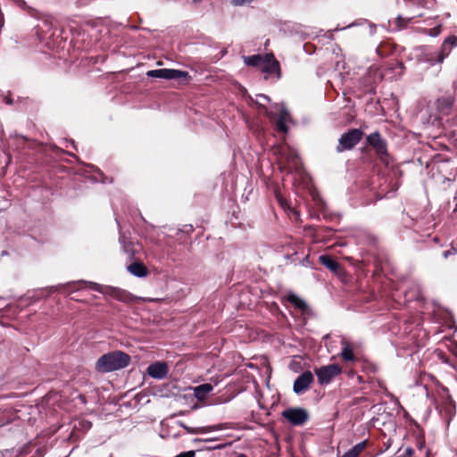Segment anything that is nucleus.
<instances>
[{"instance_id":"1","label":"nucleus","mask_w":457,"mask_h":457,"mask_svg":"<svg viewBox=\"0 0 457 457\" xmlns=\"http://www.w3.org/2000/svg\"><path fill=\"white\" fill-rule=\"evenodd\" d=\"M79 284H85L87 285L90 289L97 291L101 294L109 295L118 301L124 302V303H130L133 301L134 296L129 294V292L118 288L113 287L110 286H103L95 282H87V281H78V282H71L66 285L58 286V287H51V291L55 292L61 287H69L72 290H77L78 287H76Z\"/></svg>"},{"instance_id":"2","label":"nucleus","mask_w":457,"mask_h":457,"mask_svg":"<svg viewBox=\"0 0 457 457\" xmlns=\"http://www.w3.org/2000/svg\"><path fill=\"white\" fill-rule=\"evenodd\" d=\"M129 361V356L121 351L111 352L97 360L96 370L101 373L112 372L127 367Z\"/></svg>"},{"instance_id":"3","label":"nucleus","mask_w":457,"mask_h":457,"mask_svg":"<svg viewBox=\"0 0 457 457\" xmlns=\"http://www.w3.org/2000/svg\"><path fill=\"white\" fill-rule=\"evenodd\" d=\"M245 63L262 72L266 79L280 77V68L277 59H245Z\"/></svg>"},{"instance_id":"4","label":"nucleus","mask_w":457,"mask_h":457,"mask_svg":"<svg viewBox=\"0 0 457 457\" xmlns=\"http://www.w3.org/2000/svg\"><path fill=\"white\" fill-rule=\"evenodd\" d=\"M362 132L358 129L349 130L341 136L338 141L337 151L343 152L345 150L352 149L361 139Z\"/></svg>"},{"instance_id":"5","label":"nucleus","mask_w":457,"mask_h":457,"mask_svg":"<svg viewBox=\"0 0 457 457\" xmlns=\"http://www.w3.org/2000/svg\"><path fill=\"white\" fill-rule=\"evenodd\" d=\"M315 374L320 385H326L341 374L342 369L337 364H330L315 369Z\"/></svg>"},{"instance_id":"6","label":"nucleus","mask_w":457,"mask_h":457,"mask_svg":"<svg viewBox=\"0 0 457 457\" xmlns=\"http://www.w3.org/2000/svg\"><path fill=\"white\" fill-rule=\"evenodd\" d=\"M148 77L165 79H180L187 77V72L175 69L152 70L146 72Z\"/></svg>"},{"instance_id":"7","label":"nucleus","mask_w":457,"mask_h":457,"mask_svg":"<svg viewBox=\"0 0 457 457\" xmlns=\"http://www.w3.org/2000/svg\"><path fill=\"white\" fill-rule=\"evenodd\" d=\"M55 30L56 29L51 21L44 20L37 28V35L40 40L46 41V46H51Z\"/></svg>"},{"instance_id":"8","label":"nucleus","mask_w":457,"mask_h":457,"mask_svg":"<svg viewBox=\"0 0 457 457\" xmlns=\"http://www.w3.org/2000/svg\"><path fill=\"white\" fill-rule=\"evenodd\" d=\"M436 409L440 413H444L445 417H452L455 412V406L448 394V391L444 389L440 395V400L436 403Z\"/></svg>"},{"instance_id":"9","label":"nucleus","mask_w":457,"mask_h":457,"mask_svg":"<svg viewBox=\"0 0 457 457\" xmlns=\"http://www.w3.org/2000/svg\"><path fill=\"white\" fill-rule=\"evenodd\" d=\"M314 378L311 371H304L294 383L293 390L296 395H301L307 391L313 382Z\"/></svg>"},{"instance_id":"10","label":"nucleus","mask_w":457,"mask_h":457,"mask_svg":"<svg viewBox=\"0 0 457 457\" xmlns=\"http://www.w3.org/2000/svg\"><path fill=\"white\" fill-rule=\"evenodd\" d=\"M283 417L293 425H302L308 419V413L303 409L295 408L284 411Z\"/></svg>"},{"instance_id":"11","label":"nucleus","mask_w":457,"mask_h":457,"mask_svg":"<svg viewBox=\"0 0 457 457\" xmlns=\"http://www.w3.org/2000/svg\"><path fill=\"white\" fill-rule=\"evenodd\" d=\"M367 140L369 144L375 148L380 159L383 162H386V157L387 156L386 146L385 141L380 137L379 134L377 132L370 134L368 136Z\"/></svg>"},{"instance_id":"12","label":"nucleus","mask_w":457,"mask_h":457,"mask_svg":"<svg viewBox=\"0 0 457 457\" xmlns=\"http://www.w3.org/2000/svg\"><path fill=\"white\" fill-rule=\"evenodd\" d=\"M147 373L150 377L157 379H162L168 373V366L165 362L157 361L147 368Z\"/></svg>"},{"instance_id":"13","label":"nucleus","mask_w":457,"mask_h":457,"mask_svg":"<svg viewBox=\"0 0 457 457\" xmlns=\"http://www.w3.org/2000/svg\"><path fill=\"white\" fill-rule=\"evenodd\" d=\"M212 389L213 386L211 384L205 383L193 387V392L195 397L198 401L204 402L206 399L207 395L212 391Z\"/></svg>"},{"instance_id":"14","label":"nucleus","mask_w":457,"mask_h":457,"mask_svg":"<svg viewBox=\"0 0 457 457\" xmlns=\"http://www.w3.org/2000/svg\"><path fill=\"white\" fill-rule=\"evenodd\" d=\"M275 107L276 110L279 112V117L277 120V128L278 130L286 132L287 129L286 123L289 119V114L284 107L280 105H276Z\"/></svg>"},{"instance_id":"15","label":"nucleus","mask_w":457,"mask_h":457,"mask_svg":"<svg viewBox=\"0 0 457 457\" xmlns=\"http://www.w3.org/2000/svg\"><path fill=\"white\" fill-rule=\"evenodd\" d=\"M342 344V351L341 356L345 361H354L355 356L353 354V348L352 345L345 338L341 341Z\"/></svg>"},{"instance_id":"16","label":"nucleus","mask_w":457,"mask_h":457,"mask_svg":"<svg viewBox=\"0 0 457 457\" xmlns=\"http://www.w3.org/2000/svg\"><path fill=\"white\" fill-rule=\"evenodd\" d=\"M129 273L137 278H144L147 275V270L141 262H134L128 266Z\"/></svg>"},{"instance_id":"17","label":"nucleus","mask_w":457,"mask_h":457,"mask_svg":"<svg viewBox=\"0 0 457 457\" xmlns=\"http://www.w3.org/2000/svg\"><path fill=\"white\" fill-rule=\"evenodd\" d=\"M366 441H362L355 445L353 448L347 451L344 455L339 457H358L366 447Z\"/></svg>"},{"instance_id":"18","label":"nucleus","mask_w":457,"mask_h":457,"mask_svg":"<svg viewBox=\"0 0 457 457\" xmlns=\"http://www.w3.org/2000/svg\"><path fill=\"white\" fill-rule=\"evenodd\" d=\"M319 260L320 263L332 271H336L339 268L338 263L336 262L329 255H320Z\"/></svg>"},{"instance_id":"19","label":"nucleus","mask_w":457,"mask_h":457,"mask_svg":"<svg viewBox=\"0 0 457 457\" xmlns=\"http://www.w3.org/2000/svg\"><path fill=\"white\" fill-rule=\"evenodd\" d=\"M253 102L258 106V108L263 109V111L268 115H271V112H269L267 111L266 106H265V104L270 102V98L267 96H265V95H257L255 100H253Z\"/></svg>"},{"instance_id":"20","label":"nucleus","mask_w":457,"mask_h":457,"mask_svg":"<svg viewBox=\"0 0 457 457\" xmlns=\"http://www.w3.org/2000/svg\"><path fill=\"white\" fill-rule=\"evenodd\" d=\"M420 68H428L429 66H436V69L440 67V64L443 59H436V62H432L433 59H420Z\"/></svg>"},{"instance_id":"21","label":"nucleus","mask_w":457,"mask_h":457,"mask_svg":"<svg viewBox=\"0 0 457 457\" xmlns=\"http://www.w3.org/2000/svg\"><path fill=\"white\" fill-rule=\"evenodd\" d=\"M457 45V37H450L447 39L445 40L443 44V50L445 53V54H448V50L451 49L453 46Z\"/></svg>"},{"instance_id":"22","label":"nucleus","mask_w":457,"mask_h":457,"mask_svg":"<svg viewBox=\"0 0 457 457\" xmlns=\"http://www.w3.org/2000/svg\"><path fill=\"white\" fill-rule=\"evenodd\" d=\"M288 300L299 309H304L306 307L305 303L295 295H289Z\"/></svg>"},{"instance_id":"23","label":"nucleus","mask_w":457,"mask_h":457,"mask_svg":"<svg viewBox=\"0 0 457 457\" xmlns=\"http://www.w3.org/2000/svg\"><path fill=\"white\" fill-rule=\"evenodd\" d=\"M221 428H222L221 425H214V426L202 428H201V432L202 433H206V432L217 431V430H220Z\"/></svg>"},{"instance_id":"24","label":"nucleus","mask_w":457,"mask_h":457,"mask_svg":"<svg viewBox=\"0 0 457 457\" xmlns=\"http://www.w3.org/2000/svg\"><path fill=\"white\" fill-rule=\"evenodd\" d=\"M195 453L194 451H187V452L180 453L179 454H178L175 457H195Z\"/></svg>"},{"instance_id":"25","label":"nucleus","mask_w":457,"mask_h":457,"mask_svg":"<svg viewBox=\"0 0 457 457\" xmlns=\"http://www.w3.org/2000/svg\"><path fill=\"white\" fill-rule=\"evenodd\" d=\"M440 27H436L433 29H431V36H437L440 33Z\"/></svg>"},{"instance_id":"26","label":"nucleus","mask_w":457,"mask_h":457,"mask_svg":"<svg viewBox=\"0 0 457 457\" xmlns=\"http://www.w3.org/2000/svg\"><path fill=\"white\" fill-rule=\"evenodd\" d=\"M5 102L9 104H11L12 103V99L9 98V97H5Z\"/></svg>"},{"instance_id":"27","label":"nucleus","mask_w":457,"mask_h":457,"mask_svg":"<svg viewBox=\"0 0 457 457\" xmlns=\"http://www.w3.org/2000/svg\"><path fill=\"white\" fill-rule=\"evenodd\" d=\"M0 23H1V26L3 25V16H2V13H0Z\"/></svg>"},{"instance_id":"28","label":"nucleus","mask_w":457,"mask_h":457,"mask_svg":"<svg viewBox=\"0 0 457 457\" xmlns=\"http://www.w3.org/2000/svg\"><path fill=\"white\" fill-rule=\"evenodd\" d=\"M397 65H398V69L402 70V68H403L402 63L401 62H397Z\"/></svg>"},{"instance_id":"29","label":"nucleus","mask_w":457,"mask_h":457,"mask_svg":"<svg viewBox=\"0 0 457 457\" xmlns=\"http://www.w3.org/2000/svg\"><path fill=\"white\" fill-rule=\"evenodd\" d=\"M237 457H247V456L243 454V453H240V454L237 455Z\"/></svg>"},{"instance_id":"30","label":"nucleus","mask_w":457,"mask_h":457,"mask_svg":"<svg viewBox=\"0 0 457 457\" xmlns=\"http://www.w3.org/2000/svg\"><path fill=\"white\" fill-rule=\"evenodd\" d=\"M185 428L187 429L189 433H194L193 430H191V429H189V428H187L186 427H185Z\"/></svg>"},{"instance_id":"31","label":"nucleus","mask_w":457,"mask_h":457,"mask_svg":"<svg viewBox=\"0 0 457 457\" xmlns=\"http://www.w3.org/2000/svg\"><path fill=\"white\" fill-rule=\"evenodd\" d=\"M295 155L291 156V159H292L294 162H295Z\"/></svg>"},{"instance_id":"32","label":"nucleus","mask_w":457,"mask_h":457,"mask_svg":"<svg viewBox=\"0 0 457 457\" xmlns=\"http://www.w3.org/2000/svg\"><path fill=\"white\" fill-rule=\"evenodd\" d=\"M23 4L22 0H19V4Z\"/></svg>"},{"instance_id":"33","label":"nucleus","mask_w":457,"mask_h":457,"mask_svg":"<svg viewBox=\"0 0 457 457\" xmlns=\"http://www.w3.org/2000/svg\"><path fill=\"white\" fill-rule=\"evenodd\" d=\"M269 57H273V55H272V54H270V55H266V58H269Z\"/></svg>"},{"instance_id":"34","label":"nucleus","mask_w":457,"mask_h":457,"mask_svg":"<svg viewBox=\"0 0 457 457\" xmlns=\"http://www.w3.org/2000/svg\"><path fill=\"white\" fill-rule=\"evenodd\" d=\"M252 57H253V58L260 57V55H253Z\"/></svg>"}]
</instances>
